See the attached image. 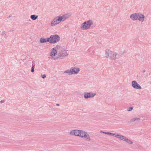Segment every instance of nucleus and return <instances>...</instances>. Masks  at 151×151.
<instances>
[{"mask_svg": "<svg viewBox=\"0 0 151 151\" xmlns=\"http://www.w3.org/2000/svg\"><path fill=\"white\" fill-rule=\"evenodd\" d=\"M93 24V22L91 20L86 21L83 23L81 25V29L83 30H87L90 28Z\"/></svg>", "mask_w": 151, "mask_h": 151, "instance_id": "f03ea898", "label": "nucleus"}, {"mask_svg": "<svg viewBox=\"0 0 151 151\" xmlns=\"http://www.w3.org/2000/svg\"><path fill=\"white\" fill-rule=\"evenodd\" d=\"M70 134L72 135H75V130H73L71 131Z\"/></svg>", "mask_w": 151, "mask_h": 151, "instance_id": "412c9836", "label": "nucleus"}, {"mask_svg": "<svg viewBox=\"0 0 151 151\" xmlns=\"http://www.w3.org/2000/svg\"><path fill=\"white\" fill-rule=\"evenodd\" d=\"M9 32H12V31L11 30L9 31Z\"/></svg>", "mask_w": 151, "mask_h": 151, "instance_id": "7c9ffc66", "label": "nucleus"}, {"mask_svg": "<svg viewBox=\"0 0 151 151\" xmlns=\"http://www.w3.org/2000/svg\"><path fill=\"white\" fill-rule=\"evenodd\" d=\"M140 118H133L130 120V122H134V123H138L140 121Z\"/></svg>", "mask_w": 151, "mask_h": 151, "instance_id": "ddd939ff", "label": "nucleus"}, {"mask_svg": "<svg viewBox=\"0 0 151 151\" xmlns=\"http://www.w3.org/2000/svg\"><path fill=\"white\" fill-rule=\"evenodd\" d=\"M46 75L45 74H44L42 75V78L44 79L46 77Z\"/></svg>", "mask_w": 151, "mask_h": 151, "instance_id": "a878e982", "label": "nucleus"}, {"mask_svg": "<svg viewBox=\"0 0 151 151\" xmlns=\"http://www.w3.org/2000/svg\"><path fill=\"white\" fill-rule=\"evenodd\" d=\"M85 134H84L83 138H86L88 141H90L91 140V139L88 133L86 132L85 133Z\"/></svg>", "mask_w": 151, "mask_h": 151, "instance_id": "4468645a", "label": "nucleus"}, {"mask_svg": "<svg viewBox=\"0 0 151 151\" xmlns=\"http://www.w3.org/2000/svg\"><path fill=\"white\" fill-rule=\"evenodd\" d=\"M105 55L106 56V57L109 58L111 60H114L116 59L117 54L116 53L112 52L109 50H105Z\"/></svg>", "mask_w": 151, "mask_h": 151, "instance_id": "7ed1b4c3", "label": "nucleus"}, {"mask_svg": "<svg viewBox=\"0 0 151 151\" xmlns=\"http://www.w3.org/2000/svg\"><path fill=\"white\" fill-rule=\"evenodd\" d=\"M40 42L42 43H46L49 42L50 43L49 38H41L40 40Z\"/></svg>", "mask_w": 151, "mask_h": 151, "instance_id": "9d476101", "label": "nucleus"}, {"mask_svg": "<svg viewBox=\"0 0 151 151\" xmlns=\"http://www.w3.org/2000/svg\"><path fill=\"white\" fill-rule=\"evenodd\" d=\"M35 67L34 65H33V64H32V66L31 68V72L32 73H33L34 72V68H35Z\"/></svg>", "mask_w": 151, "mask_h": 151, "instance_id": "4be33fe9", "label": "nucleus"}, {"mask_svg": "<svg viewBox=\"0 0 151 151\" xmlns=\"http://www.w3.org/2000/svg\"><path fill=\"white\" fill-rule=\"evenodd\" d=\"M150 84H151V82H150Z\"/></svg>", "mask_w": 151, "mask_h": 151, "instance_id": "2f4dec72", "label": "nucleus"}, {"mask_svg": "<svg viewBox=\"0 0 151 151\" xmlns=\"http://www.w3.org/2000/svg\"><path fill=\"white\" fill-rule=\"evenodd\" d=\"M84 95V98L86 99H87L88 98H93L95 95H96V93H93L92 92H88L87 93H86Z\"/></svg>", "mask_w": 151, "mask_h": 151, "instance_id": "0eeeda50", "label": "nucleus"}, {"mask_svg": "<svg viewBox=\"0 0 151 151\" xmlns=\"http://www.w3.org/2000/svg\"><path fill=\"white\" fill-rule=\"evenodd\" d=\"M61 50V51H63V52H62V53L60 52L58 54V56L60 58L64 57L65 56H67L68 55V54L67 53V52L64 51L62 50Z\"/></svg>", "mask_w": 151, "mask_h": 151, "instance_id": "9b49d317", "label": "nucleus"}, {"mask_svg": "<svg viewBox=\"0 0 151 151\" xmlns=\"http://www.w3.org/2000/svg\"><path fill=\"white\" fill-rule=\"evenodd\" d=\"M38 16L37 15L33 14L32 15L30 16V18L33 20H36L38 18Z\"/></svg>", "mask_w": 151, "mask_h": 151, "instance_id": "f3484780", "label": "nucleus"}, {"mask_svg": "<svg viewBox=\"0 0 151 151\" xmlns=\"http://www.w3.org/2000/svg\"><path fill=\"white\" fill-rule=\"evenodd\" d=\"M75 130V136H79L81 135H80V133L81 132H80V130Z\"/></svg>", "mask_w": 151, "mask_h": 151, "instance_id": "6ab92c4d", "label": "nucleus"}, {"mask_svg": "<svg viewBox=\"0 0 151 151\" xmlns=\"http://www.w3.org/2000/svg\"><path fill=\"white\" fill-rule=\"evenodd\" d=\"M115 137L118 138L121 140L124 141L126 142L129 144H132L133 143V142L131 140L127 138L126 137L121 134H116V135L115 136Z\"/></svg>", "mask_w": 151, "mask_h": 151, "instance_id": "39448f33", "label": "nucleus"}, {"mask_svg": "<svg viewBox=\"0 0 151 151\" xmlns=\"http://www.w3.org/2000/svg\"><path fill=\"white\" fill-rule=\"evenodd\" d=\"M4 101H3V100H1V101H0V103H1H1H4Z\"/></svg>", "mask_w": 151, "mask_h": 151, "instance_id": "bb28decb", "label": "nucleus"}, {"mask_svg": "<svg viewBox=\"0 0 151 151\" xmlns=\"http://www.w3.org/2000/svg\"><path fill=\"white\" fill-rule=\"evenodd\" d=\"M2 35H4V37L6 38V35L5 34V32H2Z\"/></svg>", "mask_w": 151, "mask_h": 151, "instance_id": "393cba45", "label": "nucleus"}, {"mask_svg": "<svg viewBox=\"0 0 151 151\" xmlns=\"http://www.w3.org/2000/svg\"><path fill=\"white\" fill-rule=\"evenodd\" d=\"M142 73H144V72H145V70H142Z\"/></svg>", "mask_w": 151, "mask_h": 151, "instance_id": "cd10ccee", "label": "nucleus"}, {"mask_svg": "<svg viewBox=\"0 0 151 151\" xmlns=\"http://www.w3.org/2000/svg\"><path fill=\"white\" fill-rule=\"evenodd\" d=\"M80 132H81L80 133V135H81L79 136V137L82 138H83V136H84V134H85V133H86V132L82 130H80Z\"/></svg>", "mask_w": 151, "mask_h": 151, "instance_id": "a211bd4d", "label": "nucleus"}, {"mask_svg": "<svg viewBox=\"0 0 151 151\" xmlns=\"http://www.w3.org/2000/svg\"><path fill=\"white\" fill-rule=\"evenodd\" d=\"M57 54L56 50L54 48L52 49L50 55L51 56H55Z\"/></svg>", "mask_w": 151, "mask_h": 151, "instance_id": "2eb2a0df", "label": "nucleus"}, {"mask_svg": "<svg viewBox=\"0 0 151 151\" xmlns=\"http://www.w3.org/2000/svg\"><path fill=\"white\" fill-rule=\"evenodd\" d=\"M133 109V107H130L129 108L127 109V110L129 111H130L132 110Z\"/></svg>", "mask_w": 151, "mask_h": 151, "instance_id": "5701e85b", "label": "nucleus"}, {"mask_svg": "<svg viewBox=\"0 0 151 151\" xmlns=\"http://www.w3.org/2000/svg\"><path fill=\"white\" fill-rule=\"evenodd\" d=\"M100 132L101 133H104L106 134H108L109 135H111L112 136H115V135H116V134H115V133H111L108 132H103L102 131H100Z\"/></svg>", "mask_w": 151, "mask_h": 151, "instance_id": "dca6fc26", "label": "nucleus"}, {"mask_svg": "<svg viewBox=\"0 0 151 151\" xmlns=\"http://www.w3.org/2000/svg\"><path fill=\"white\" fill-rule=\"evenodd\" d=\"M132 85L134 89H142L141 87L135 81H132Z\"/></svg>", "mask_w": 151, "mask_h": 151, "instance_id": "423d86ee", "label": "nucleus"}, {"mask_svg": "<svg viewBox=\"0 0 151 151\" xmlns=\"http://www.w3.org/2000/svg\"><path fill=\"white\" fill-rule=\"evenodd\" d=\"M138 14L137 20L142 22H143L145 18L144 15L140 13H138Z\"/></svg>", "mask_w": 151, "mask_h": 151, "instance_id": "1a4fd4ad", "label": "nucleus"}, {"mask_svg": "<svg viewBox=\"0 0 151 151\" xmlns=\"http://www.w3.org/2000/svg\"><path fill=\"white\" fill-rule=\"evenodd\" d=\"M56 105L57 106H59L60 105L59 104H56Z\"/></svg>", "mask_w": 151, "mask_h": 151, "instance_id": "c756f323", "label": "nucleus"}, {"mask_svg": "<svg viewBox=\"0 0 151 151\" xmlns=\"http://www.w3.org/2000/svg\"><path fill=\"white\" fill-rule=\"evenodd\" d=\"M138 13H134L132 14L130 17L133 20H137Z\"/></svg>", "mask_w": 151, "mask_h": 151, "instance_id": "f8f14e48", "label": "nucleus"}, {"mask_svg": "<svg viewBox=\"0 0 151 151\" xmlns=\"http://www.w3.org/2000/svg\"><path fill=\"white\" fill-rule=\"evenodd\" d=\"M12 17V16H11V15H9V17H8V18H10V17Z\"/></svg>", "mask_w": 151, "mask_h": 151, "instance_id": "c85d7f7f", "label": "nucleus"}, {"mask_svg": "<svg viewBox=\"0 0 151 151\" xmlns=\"http://www.w3.org/2000/svg\"><path fill=\"white\" fill-rule=\"evenodd\" d=\"M60 37L57 35H52L49 37L50 43L54 44L58 42L60 40Z\"/></svg>", "mask_w": 151, "mask_h": 151, "instance_id": "20e7f679", "label": "nucleus"}, {"mask_svg": "<svg viewBox=\"0 0 151 151\" xmlns=\"http://www.w3.org/2000/svg\"><path fill=\"white\" fill-rule=\"evenodd\" d=\"M71 74H77L80 70V69L78 68H71Z\"/></svg>", "mask_w": 151, "mask_h": 151, "instance_id": "6e6552de", "label": "nucleus"}, {"mask_svg": "<svg viewBox=\"0 0 151 151\" xmlns=\"http://www.w3.org/2000/svg\"><path fill=\"white\" fill-rule=\"evenodd\" d=\"M71 16L70 13L66 14L62 16H58L54 18L51 23V26H53L59 23L61 21H63L69 18Z\"/></svg>", "mask_w": 151, "mask_h": 151, "instance_id": "f257e3e1", "label": "nucleus"}, {"mask_svg": "<svg viewBox=\"0 0 151 151\" xmlns=\"http://www.w3.org/2000/svg\"><path fill=\"white\" fill-rule=\"evenodd\" d=\"M59 58H60L59 56L58 57H54L52 58V59L55 60L58 59Z\"/></svg>", "mask_w": 151, "mask_h": 151, "instance_id": "b1692460", "label": "nucleus"}, {"mask_svg": "<svg viewBox=\"0 0 151 151\" xmlns=\"http://www.w3.org/2000/svg\"><path fill=\"white\" fill-rule=\"evenodd\" d=\"M64 73H68L70 75H72V74H71L72 73H71V69H70V70H65L64 71Z\"/></svg>", "mask_w": 151, "mask_h": 151, "instance_id": "aec40b11", "label": "nucleus"}]
</instances>
